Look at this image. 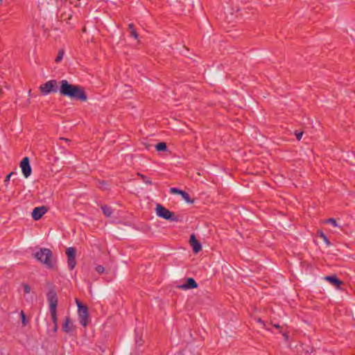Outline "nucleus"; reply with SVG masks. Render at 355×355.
<instances>
[{
	"mask_svg": "<svg viewBox=\"0 0 355 355\" xmlns=\"http://www.w3.org/2000/svg\"><path fill=\"white\" fill-rule=\"evenodd\" d=\"M63 55H64V51L63 50L59 51L58 54L55 61L56 62H60L62 60Z\"/></svg>",
	"mask_w": 355,
	"mask_h": 355,
	"instance_id": "nucleus-21",
	"label": "nucleus"
},
{
	"mask_svg": "<svg viewBox=\"0 0 355 355\" xmlns=\"http://www.w3.org/2000/svg\"><path fill=\"white\" fill-rule=\"evenodd\" d=\"M324 279L338 288L343 284V282L340 281L336 275L326 276Z\"/></svg>",
	"mask_w": 355,
	"mask_h": 355,
	"instance_id": "nucleus-12",
	"label": "nucleus"
},
{
	"mask_svg": "<svg viewBox=\"0 0 355 355\" xmlns=\"http://www.w3.org/2000/svg\"><path fill=\"white\" fill-rule=\"evenodd\" d=\"M157 151H165L167 149L166 144L164 142H160L155 145Z\"/></svg>",
	"mask_w": 355,
	"mask_h": 355,
	"instance_id": "nucleus-15",
	"label": "nucleus"
},
{
	"mask_svg": "<svg viewBox=\"0 0 355 355\" xmlns=\"http://www.w3.org/2000/svg\"><path fill=\"white\" fill-rule=\"evenodd\" d=\"M1 91H2V88H1V85H0V94L1 93Z\"/></svg>",
	"mask_w": 355,
	"mask_h": 355,
	"instance_id": "nucleus-32",
	"label": "nucleus"
},
{
	"mask_svg": "<svg viewBox=\"0 0 355 355\" xmlns=\"http://www.w3.org/2000/svg\"><path fill=\"white\" fill-rule=\"evenodd\" d=\"M326 223L331 224L334 227H340V226L337 223L336 219L333 218L327 219Z\"/></svg>",
	"mask_w": 355,
	"mask_h": 355,
	"instance_id": "nucleus-19",
	"label": "nucleus"
},
{
	"mask_svg": "<svg viewBox=\"0 0 355 355\" xmlns=\"http://www.w3.org/2000/svg\"><path fill=\"white\" fill-rule=\"evenodd\" d=\"M66 254L67 256V264L70 270H73L76 265V249L73 247H69L66 250Z\"/></svg>",
	"mask_w": 355,
	"mask_h": 355,
	"instance_id": "nucleus-7",
	"label": "nucleus"
},
{
	"mask_svg": "<svg viewBox=\"0 0 355 355\" xmlns=\"http://www.w3.org/2000/svg\"><path fill=\"white\" fill-rule=\"evenodd\" d=\"M57 330H58V324H56V326H55V324H54V327H53V331L54 332H56V331H57Z\"/></svg>",
	"mask_w": 355,
	"mask_h": 355,
	"instance_id": "nucleus-28",
	"label": "nucleus"
},
{
	"mask_svg": "<svg viewBox=\"0 0 355 355\" xmlns=\"http://www.w3.org/2000/svg\"><path fill=\"white\" fill-rule=\"evenodd\" d=\"M47 300L49 304V312L51 313V320L53 324H58L57 317V306H58V297L55 291L51 290L47 293Z\"/></svg>",
	"mask_w": 355,
	"mask_h": 355,
	"instance_id": "nucleus-2",
	"label": "nucleus"
},
{
	"mask_svg": "<svg viewBox=\"0 0 355 355\" xmlns=\"http://www.w3.org/2000/svg\"><path fill=\"white\" fill-rule=\"evenodd\" d=\"M1 1H2V0H0V2H1Z\"/></svg>",
	"mask_w": 355,
	"mask_h": 355,
	"instance_id": "nucleus-33",
	"label": "nucleus"
},
{
	"mask_svg": "<svg viewBox=\"0 0 355 355\" xmlns=\"http://www.w3.org/2000/svg\"><path fill=\"white\" fill-rule=\"evenodd\" d=\"M139 175L141 177V180H143V182L146 184H150L151 185L153 183H152V181L148 178H147L146 176L142 175V174H139Z\"/></svg>",
	"mask_w": 355,
	"mask_h": 355,
	"instance_id": "nucleus-20",
	"label": "nucleus"
},
{
	"mask_svg": "<svg viewBox=\"0 0 355 355\" xmlns=\"http://www.w3.org/2000/svg\"><path fill=\"white\" fill-rule=\"evenodd\" d=\"M257 321H258L259 322L261 323V324H263V322L260 318H259V319H258V320H257Z\"/></svg>",
	"mask_w": 355,
	"mask_h": 355,
	"instance_id": "nucleus-29",
	"label": "nucleus"
},
{
	"mask_svg": "<svg viewBox=\"0 0 355 355\" xmlns=\"http://www.w3.org/2000/svg\"><path fill=\"white\" fill-rule=\"evenodd\" d=\"M21 317L22 324H23V326H25L27 324L28 321L26 320V315L23 311H21Z\"/></svg>",
	"mask_w": 355,
	"mask_h": 355,
	"instance_id": "nucleus-22",
	"label": "nucleus"
},
{
	"mask_svg": "<svg viewBox=\"0 0 355 355\" xmlns=\"http://www.w3.org/2000/svg\"><path fill=\"white\" fill-rule=\"evenodd\" d=\"M128 28L130 30V35L133 37H135V39H137L138 37V35L137 33V31L135 28V26L133 25V24H130L128 25Z\"/></svg>",
	"mask_w": 355,
	"mask_h": 355,
	"instance_id": "nucleus-17",
	"label": "nucleus"
},
{
	"mask_svg": "<svg viewBox=\"0 0 355 355\" xmlns=\"http://www.w3.org/2000/svg\"><path fill=\"white\" fill-rule=\"evenodd\" d=\"M155 211L157 216L159 218L171 221H178V216L173 212L170 211L160 204L156 205Z\"/></svg>",
	"mask_w": 355,
	"mask_h": 355,
	"instance_id": "nucleus-4",
	"label": "nucleus"
},
{
	"mask_svg": "<svg viewBox=\"0 0 355 355\" xmlns=\"http://www.w3.org/2000/svg\"><path fill=\"white\" fill-rule=\"evenodd\" d=\"M35 257L43 263L47 268H53V264L51 261L52 252L49 249L41 248L35 254Z\"/></svg>",
	"mask_w": 355,
	"mask_h": 355,
	"instance_id": "nucleus-3",
	"label": "nucleus"
},
{
	"mask_svg": "<svg viewBox=\"0 0 355 355\" xmlns=\"http://www.w3.org/2000/svg\"><path fill=\"white\" fill-rule=\"evenodd\" d=\"M16 174L17 173L15 172H11L6 177V179L4 180L6 186H7V183L10 181L11 176Z\"/></svg>",
	"mask_w": 355,
	"mask_h": 355,
	"instance_id": "nucleus-25",
	"label": "nucleus"
},
{
	"mask_svg": "<svg viewBox=\"0 0 355 355\" xmlns=\"http://www.w3.org/2000/svg\"><path fill=\"white\" fill-rule=\"evenodd\" d=\"M295 135L297 140H300L303 135V132L295 131Z\"/></svg>",
	"mask_w": 355,
	"mask_h": 355,
	"instance_id": "nucleus-27",
	"label": "nucleus"
},
{
	"mask_svg": "<svg viewBox=\"0 0 355 355\" xmlns=\"http://www.w3.org/2000/svg\"><path fill=\"white\" fill-rule=\"evenodd\" d=\"M73 329V324L69 316H67L64 319V324L62 325V330L66 333H70Z\"/></svg>",
	"mask_w": 355,
	"mask_h": 355,
	"instance_id": "nucleus-13",
	"label": "nucleus"
},
{
	"mask_svg": "<svg viewBox=\"0 0 355 355\" xmlns=\"http://www.w3.org/2000/svg\"><path fill=\"white\" fill-rule=\"evenodd\" d=\"M60 83L59 92L62 96L73 100L87 101V94L80 86L69 84L67 80H62Z\"/></svg>",
	"mask_w": 355,
	"mask_h": 355,
	"instance_id": "nucleus-1",
	"label": "nucleus"
},
{
	"mask_svg": "<svg viewBox=\"0 0 355 355\" xmlns=\"http://www.w3.org/2000/svg\"><path fill=\"white\" fill-rule=\"evenodd\" d=\"M189 243L191 245L195 253H198L202 250L201 243L196 239L194 234H191L189 239Z\"/></svg>",
	"mask_w": 355,
	"mask_h": 355,
	"instance_id": "nucleus-11",
	"label": "nucleus"
},
{
	"mask_svg": "<svg viewBox=\"0 0 355 355\" xmlns=\"http://www.w3.org/2000/svg\"><path fill=\"white\" fill-rule=\"evenodd\" d=\"M20 166L21 171L25 178H28L32 172V169L30 165L29 158L25 157L21 162Z\"/></svg>",
	"mask_w": 355,
	"mask_h": 355,
	"instance_id": "nucleus-8",
	"label": "nucleus"
},
{
	"mask_svg": "<svg viewBox=\"0 0 355 355\" xmlns=\"http://www.w3.org/2000/svg\"><path fill=\"white\" fill-rule=\"evenodd\" d=\"M95 270L98 273H100V274L104 272V271H105L104 267L101 265L96 266L95 268Z\"/></svg>",
	"mask_w": 355,
	"mask_h": 355,
	"instance_id": "nucleus-24",
	"label": "nucleus"
},
{
	"mask_svg": "<svg viewBox=\"0 0 355 355\" xmlns=\"http://www.w3.org/2000/svg\"><path fill=\"white\" fill-rule=\"evenodd\" d=\"M23 287H24V293H29L31 292V287L28 284H24L23 285Z\"/></svg>",
	"mask_w": 355,
	"mask_h": 355,
	"instance_id": "nucleus-26",
	"label": "nucleus"
},
{
	"mask_svg": "<svg viewBox=\"0 0 355 355\" xmlns=\"http://www.w3.org/2000/svg\"><path fill=\"white\" fill-rule=\"evenodd\" d=\"M136 343L139 344V345H141V343H139V340H136Z\"/></svg>",
	"mask_w": 355,
	"mask_h": 355,
	"instance_id": "nucleus-30",
	"label": "nucleus"
},
{
	"mask_svg": "<svg viewBox=\"0 0 355 355\" xmlns=\"http://www.w3.org/2000/svg\"><path fill=\"white\" fill-rule=\"evenodd\" d=\"M46 211L47 209L44 206L35 207L33 210L32 217L34 220H38Z\"/></svg>",
	"mask_w": 355,
	"mask_h": 355,
	"instance_id": "nucleus-9",
	"label": "nucleus"
},
{
	"mask_svg": "<svg viewBox=\"0 0 355 355\" xmlns=\"http://www.w3.org/2000/svg\"><path fill=\"white\" fill-rule=\"evenodd\" d=\"M101 209H102V211L104 214V215H105L107 217L111 216V215L113 213L112 209L107 205L102 206Z\"/></svg>",
	"mask_w": 355,
	"mask_h": 355,
	"instance_id": "nucleus-14",
	"label": "nucleus"
},
{
	"mask_svg": "<svg viewBox=\"0 0 355 355\" xmlns=\"http://www.w3.org/2000/svg\"><path fill=\"white\" fill-rule=\"evenodd\" d=\"M41 92L44 95H47L51 92H56L58 91V83L55 80H51L42 85L40 87Z\"/></svg>",
	"mask_w": 355,
	"mask_h": 355,
	"instance_id": "nucleus-6",
	"label": "nucleus"
},
{
	"mask_svg": "<svg viewBox=\"0 0 355 355\" xmlns=\"http://www.w3.org/2000/svg\"><path fill=\"white\" fill-rule=\"evenodd\" d=\"M76 301L78 306V315L79 322L82 326L86 327L89 323L88 308L78 300Z\"/></svg>",
	"mask_w": 355,
	"mask_h": 355,
	"instance_id": "nucleus-5",
	"label": "nucleus"
},
{
	"mask_svg": "<svg viewBox=\"0 0 355 355\" xmlns=\"http://www.w3.org/2000/svg\"><path fill=\"white\" fill-rule=\"evenodd\" d=\"M182 198L188 203H193V200L191 199L190 196L188 193L184 191H182L181 194Z\"/></svg>",
	"mask_w": 355,
	"mask_h": 355,
	"instance_id": "nucleus-16",
	"label": "nucleus"
},
{
	"mask_svg": "<svg viewBox=\"0 0 355 355\" xmlns=\"http://www.w3.org/2000/svg\"><path fill=\"white\" fill-rule=\"evenodd\" d=\"M319 236L320 238L322 239V240L324 241V242L328 245H331V243L330 241H329L328 238L327 237V236L322 232H320V234H319Z\"/></svg>",
	"mask_w": 355,
	"mask_h": 355,
	"instance_id": "nucleus-18",
	"label": "nucleus"
},
{
	"mask_svg": "<svg viewBox=\"0 0 355 355\" xmlns=\"http://www.w3.org/2000/svg\"><path fill=\"white\" fill-rule=\"evenodd\" d=\"M178 287L183 290L196 288L198 287V284L196 282L194 279L189 277L187 279L186 282L184 284L179 285Z\"/></svg>",
	"mask_w": 355,
	"mask_h": 355,
	"instance_id": "nucleus-10",
	"label": "nucleus"
},
{
	"mask_svg": "<svg viewBox=\"0 0 355 355\" xmlns=\"http://www.w3.org/2000/svg\"><path fill=\"white\" fill-rule=\"evenodd\" d=\"M182 191V190H180L178 188H175V187L170 189V192L171 193H174V194H181Z\"/></svg>",
	"mask_w": 355,
	"mask_h": 355,
	"instance_id": "nucleus-23",
	"label": "nucleus"
},
{
	"mask_svg": "<svg viewBox=\"0 0 355 355\" xmlns=\"http://www.w3.org/2000/svg\"><path fill=\"white\" fill-rule=\"evenodd\" d=\"M275 327L276 328H279V324H275Z\"/></svg>",
	"mask_w": 355,
	"mask_h": 355,
	"instance_id": "nucleus-31",
	"label": "nucleus"
}]
</instances>
